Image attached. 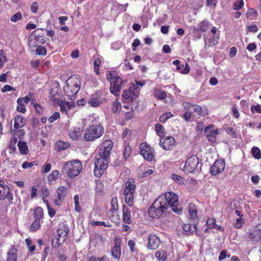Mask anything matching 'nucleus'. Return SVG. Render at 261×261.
Here are the masks:
<instances>
[{
	"instance_id": "1",
	"label": "nucleus",
	"mask_w": 261,
	"mask_h": 261,
	"mask_svg": "<svg viewBox=\"0 0 261 261\" xmlns=\"http://www.w3.org/2000/svg\"><path fill=\"white\" fill-rule=\"evenodd\" d=\"M169 207L175 213H182L181 207H178V197L172 192H168L159 196L150 206L148 215L152 218H159Z\"/></svg>"
},
{
	"instance_id": "2",
	"label": "nucleus",
	"mask_w": 261,
	"mask_h": 261,
	"mask_svg": "<svg viewBox=\"0 0 261 261\" xmlns=\"http://www.w3.org/2000/svg\"><path fill=\"white\" fill-rule=\"evenodd\" d=\"M89 120L91 124L86 128L84 139L86 141H93L103 135L104 128L99 122L98 117L90 116Z\"/></svg>"
},
{
	"instance_id": "3",
	"label": "nucleus",
	"mask_w": 261,
	"mask_h": 261,
	"mask_svg": "<svg viewBox=\"0 0 261 261\" xmlns=\"http://www.w3.org/2000/svg\"><path fill=\"white\" fill-rule=\"evenodd\" d=\"M64 89L67 96L71 100H74L77 93L81 89V81L79 76L72 75L68 78Z\"/></svg>"
},
{
	"instance_id": "4",
	"label": "nucleus",
	"mask_w": 261,
	"mask_h": 261,
	"mask_svg": "<svg viewBox=\"0 0 261 261\" xmlns=\"http://www.w3.org/2000/svg\"><path fill=\"white\" fill-rule=\"evenodd\" d=\"M82 169V165L81 162L79 160H72L63 164L62 172L69 177L74 178L80 174Z\"/></svg>"
},
{
	"instance_id": "5",
	"label": "nucleus",
	"mask_w": 261,
	"mask_h": 261,
	"mask_svg": "<svg viewBox=\"0 0 261 261\" xmlns=\"http://www.w3.org/2000/svg\"><path fill=\"white\" fill-rule=\"evenodd\" d=\"M109 157L100 152L95 156L94 174L96 177H99L103 173L107 168Z\"/></svg>"
},
{
	"instance_id": "6",
	"label": "nucleus",
	"mask_w": 261,
	"mask_h": 261,
	"mask_svg": "<svg viewBox=\"0 0 261 261\" xmlns=\"http://www.w3.org/2000/svg\"><path fill=\"white\" fill-rule=\"evenodd\" d=\"M107 78L110 83L111 92L115 95H118L123 83L121 77L118 76L116 73L111 72L107 75Z\"/></svg>"
},
{
	"instance_id": "7",
	"label": "nucleus",
	"mask_w": 261,
	"mask_h": 261,
	"mask_svg": "<svg viewBox=\"0 0 261 261\" xmlns=\"http://www.w3.org/2000/svg\"><path fill=\"white\" fill-rule=\"evenodd\" d=\"M133 90H124L122 94L124 102H130L136 100L139 96V91L137 89L136 86H133Z\"/></svg>"
},
{
	"instance_id": "8",
	"label": "nucleus",
	"mask_w": 261,
	"mask_h": 261,
	"mask_svg": "<svg viewBox=\"0 0 261 261\" xmlns=\"http://www.w3.org/2000/svg\"><path fill=\"white\" fill-rule=\"evenodd\" d=\"M140 152L141 155L146 160L151 161L154 159L153 149L146 143L141 144Z\"/></svg>"
},
{
	"instance_id": "9",
	"label": "nucleus",
	"mask_w": 261,
	"mask_h": 261,
	"mask_svg": "<svg viewBox=\"0 0 261 261\" xmlns=\"http://www.w3.org/2000/svg\"><path fill=\"white\" fill-rule=\"evenodd\" d=\"M198 164V159L195 155L190 156L187 160L183 170L185 172H192L194 171Z\"/></svg>"
},
{
	"instance_id": "10",
	"label": "nucleus",
	"mask_w": 261,
	"mask_h": 261,
	"mask_svg": "<svg viewBox=\"0 0 261 261\" xmlns=\"http://www.w3.org/2000/svg\"><path fill=\"white\" fill-rule=\"evenodd\" d=\"M204 132L209 141L212 143H215L216 142V136L219 133L218 129L214 128V125L210 124L204 129Z\"/></svg>"
},
{
	"instance_id": "11",
	"label": "nucleus",
	"mask_w": 261,
	"mask_h": 261,
	"mask_svg": "<svg viewBox=\"0 0 261 261\" xmlns=\"http://www.w3.org/2000/svg\"><path fill=\"white\" fill-rule=\"evenodd\" d=\"M68 189L65 186L59 187L57 191V198L54 200V203L56 205L60 206L62 205L63 201L67 194Z\"/></svg>"
},
{
	"instance_id": "12",
	"label": "nucleus",
	"mask_w": 261,
	"mask_h": 261,
	"mask_svg": "<svg viewBox=\"0 0 261 261\" xmlns=\"http://www.w3.org/2000/svg\"><path fill=\"white\" fill-rule=\"evenodd\" d=\"M160 243V239L157 236L154 234H150L148 236L147 246L148 249L155 250L159 247Z\"/></svg>"
},
{
	"instance_id": "13",
	"label": "nucleus",
	"mask_w": 261,
	"mask_h": 261,
	"mask_svg": "<svg viewBox=\"0 0 261 261\" xmlns=\"http://www.w3.org/2000/svg\"><path fill=\"white\" fill-rule=\"evenodd\" d=\"M160 145L165 150H170L175 146V140L172 137H167L165 139H161Z\"/></svg>"
},
{
	"instance_id": "14",
	"label": "nucleus",
	"mask_w": 261,
	"mask_h": 261,
	"mask_svg": "<svg viewBox=\"0 0 261 261\" xmlns=\"http://www.w3.org/2000/svg\"><path fill=\"white\" fill-rule=\"evenodd\" d=\"M31 98L29 96L18 98L17 100V107L16 110L18 112L24 113L26 112L25 105H27Z\"/></svg>"
},
{
	"instance_id": "15",
	"label": "nucleus",
	"mask_w": 261,
	"mask_h": 261,
	"mask_svg": "<svg viewBox=\"0 0 261 261\" xmlns=\"http://www.w3.org/2000/svg\"><path fill=\"white\" fill-rule=\"evenodd\" d=\"M225 168V163L223 161H216L211 168V173L216 175L222 172Z\"/></svg>"
},
{
	"instance_id": "16",
	"label": "nucleus",
	"mask_w": 261,
	"mask_h": 261,
	"mask_svg": "<svg viewBox=\"0 0 261 261\" xmlns=\"http://www.w3.org/2000/svg\"><path fill=\"white\" fill-rule=\"evenodd\" d=\"M59 105L60 106L61 112L65 113L68 116L71 114L70 111L72 110L75 107V104L73 102H67L63 100L60 101Z\"/></svg>"
},
{
	"instance_id": "17",
	"label": "nucleus",
	"mask_w": 261,
	"mask_h": 261,
	"mask_svg": "<svg viewBox=\"0 0 261 261\" xmlns=\"http://www.w3.org/2000/svg\"><path fill=\"white\" fill-rule=\"evenodd\" d=\"M14 128L15 129H19L23 127L27 123L26 118L22 115H17L13 119Z\"/></svg>"
},
{
	"instance_id": "18",
	"label": "nucleus",
	"mask_w": 261,
	"mask_h": 261,
	"mask_svg": "<svg viewBox=\"0 0 261 261\" xmlns=\"http://www.w3.org/2000/svg\"><path fill=\"white\" fill-rule=\"evenodd\" d=\"M183 107L185 110H187L188 111L191 110L192 112L194 111L199 115H202V109L201 107L198 105L191 103L188 102H185L183 103Z\"/></svg>"
},
{
	"instance_id": "19",
	"label": "nucleus",
	"mask_w": 261,
	"mask_h": 261,
	"mask_svg": "<svg viewBox=\"0 0 261 261\" xmlns=\"http://www.w3.org/2000/svg\"><path fill=\"white\" fill-rule=\"evenodd\" d=\"M173 64L176 66V69L182 74H188L190 71V68L187 63L185 65H181L178 60H176L172 62Z\"/></svg>"
},
{
	"instance_id": "20",
	"label": "nucleus",
	"mask_w": 261,
	"mask_h": 261,
	"mask_svg": "<svg viewBox=\"0 0 261 261\" xmlns=\"http://www.w3.org/2000/svg\"><path fill=\"white\" fill-rule=\"evenodd\" d=\"M7 198L9 201L13 200V195L10 193L8 187H4L0 189V200Z\"/></svg>"
},
{
	"instance_id": "21",
	"label": "nucleus",
	"mask_w": 261,
	"mask_h": 261,
	"mask_svg": "<svg viewBox=\"0 0 261 261\" xmlns=\"http://www.w3.org/2000/svg\"><path fill=\"white\" fill-rule=\"evenodd\" d=\"M113 147V142L111 140H106L103 143V148L100 150V152L110 156V152Z\"/></svg>"
},
{
	"instance_id": "22",
	"label": "nucleus",
	"mask_w": 261,
	"mask_h": 261,
	"mask_svg": "<svg viewBox=\"0 0 261 261\" xmlns=\"http://www.w3.org/2000/svg\"><path fill=\"white\" fill-rule=\"evenodd\" d=\"M82 132L80 127H72L68 131V135L71 139L76 140L81 136Z\"/></svg>"
},
{
	"instance_id": "23",
	"label": "nucleus",
	"mask_w": 261,
	"mask_h": 261,
	"mask_svg": "<svg viewBox=\"0 0 261 261\" xmlns=\"http://www.w3.org/2000/svg\"><path fill=\"white\" fill-rule=\"evenodd\" d=\"M106 101V99L103 97H92L88 101V104L93 107H96Z\"/></svg>"
},
{
	"instance_id": "24",
	"label": "nucleus",
	"mask_w": 261,
	"mask_h": 261,
	"mask_svg": "<svg viewBox=\"0 0 261 261\" xmlns=\"http://www.w3.org/2000/svg\"><path fill=\"white\" fill-rule=\"evenodd\" d=\"M136 189V185H135V180L133 179H128L125 184V188L124 193H134Z\"/></svg>"
},
{
	"instance_id": "25",
	"label": "nucleus",
	"mask_w": 261,
	"mask_h": 261,
	"mask_svg": "<svg viewBox=\"0 0 261 261\" xmlns=\"http://www.w3.org/2000/svg\"><path fill=\"white\" fill-rule=\"evenodd\" d=\"M123 220L127 224H130L132 222L130 219V212L129 208L125 205L123 206Z\"/></svg>"
},
{
	"instance_id": "26",
	"label": "nucleus",
	"mask_w": 261,
	"mask_h": 261,
	"mask_svg": "<svg viewBox=\"0 0 261 261\" xmlns=\"http://www.w3.org/2000/svg\"><path fill=\"white\" fill-rule=\"evenodd\" d=\"M188 211L191 219L195 220L197 218V211L196 206L193 203L189 204Z\"/></svg>"
},
{
	"instance_id": "27",
	"label": "nucleus",
	"mask_w": 261,
	"mask_h": 261,
	"mask_svg": "<svg viewBox=\"0 0 261 261\" xmlns=\"http://www.w3.org/2000/svg\"><path fill=\"white\" fill-rule=\"evenodd\" d=\"M257 15V11L253 8H249L245 13L246 17L250 20L256 19Z\"/></svg>"
},
{
	"instance_id": "28",
	"label": "nucleus",
	"mask_w": 261,
	"mask_h": 261,
	"mask_svg": "<svg viewBox=\"0 0 261 261\" xmlns=\"http://www.w3.org/2000/svg\"><path fill=\"white\" fill-rule=\"evenodd\" d=\"M182 228L187 234H189L197 230V226L195 224H185Z\"/></svg>"
},
{
	"instance_id": "29",
	"label": "nucleus",
	"mask_w": 261,
	"mask_h": 261,
	"mask_svg": "<svg viewBox=\"0 0 261 261\" xmlns=\"http://www.w3.org/2000/svg\"><path fill=\"white\" fill-rule=\"evenodd\" d=\"M70 146V144L67 142L59 141L56 143V149L58 151H61L67 149Z\"/></svg>"
},
{
	"instance_id": "30",
	"label": "nucleus",
	"mask_w": 261,
	"mask_h": 261,
	"mask_svg": "<svg viewBox=\"0 0 261 261\" xmlns=\"http://www.w3.org/2000/svg\"><path fill=\"white\" fill-rule=\"evenodd\" d=\"M20 153L22 154H27L29 152V149L25 142L19 141L17 144Z\"/></svg>"
},
{
	"instance_id": "31",
	"label": "nucleus",
	"mask_w": 261,
	"mask_h": 261,
	"mask_svg": "<svg viewBox=\"0 0 261 261\" xmlns=\"http://www.w3.org/2000/svg\"><path fill=\"white\" fill-rule=\"evenodd\" d=\"M250 239L252 242L256 243L259 241L261 237V233L259 231L254 230L250 234Z\"/></svg>"
},
{
	"instance_id": "32",
	"label": "nucleus",
	"mask_w": 261,
	"mask_h": 261,
	"mask_svg": "<svg viewBox=\"0 0 261 261\" xmlns=\"http://www.w3.org/2000/svg\"><path fill=\"white\" fill-rule=\"evenodd\" d=\"M171 179L179 185H185L186 184V180L182 176L172 174L171 176Z\"/></svg>"
},
{
	"instance_id": "33",
	"label": "nucleus",
	"mask_w": 261,
	"mask_h": 261,
	"mask_svg": "<svg viewBox=\"0 0 261 261\" xmlns=\"http://www.w3.org/2000/svg\"><path fill=\"white\" fill-rule=\"evenodd\" d=\"M211 26V23L207 20L202 21L198 26V29L202 32H206Z\"/></svg>"
},
{
	"instance_id": "34",
	"label": "nucleus",
	"mask_w": 261,
	"mask_h": 261,
	"mask_svg": "<svg viewBox=\"0 0 261 261\" xmlns=\"http://www.w3.org/2000/svg\"><path fill=\"white\" fill-rule=\"evenodd\" d=\"M155 255L159 261H165L167 259V253L164 250H160L156 252Z\"/></svg>"
},
{
	"instance_id": "35",
	"label": "nucleus",
	"mask_w": 261,
	"mask_h": 261,
	"mask_svg": "<svg viewBox=\"0 0 261 261\" xmlns=\"http://www.w3.org/2000/svg\"><path fill=\"white\" fill-rule=\"evenodd\" d=\"M43 209L40 207H37L35 208L34 212V217L35 219L40 220L43 217Z\"/></svg>"
},
{
	"instance_id": "36",
	"label": "nucleus",
	"mask_w": 261,
	"mask_h": 261,
	"mask_svg": "<svg viewBox=\"0 0 261 261\" xmlns=\"http://www.w3.org/2000/svg\"><path fill=\"white\" fill-rule=\"evenodd\" d=\"M59 171L57 170H54L48 175L47 180L49 183H51L53 181H56L59 176Z\"/></svg>"
},
{
	"instance_id": "37",
	"label": "nucleus",
	"mask_w": 261,
	"mask_h": 261,
	"mask_svg": "<svg viewBox=\"0 0 261 261\" xmlns=\"http://www.w3.org/2000/svg\"><path fill=\"white\" fill-rule=\"evenodd\" d=\"M112 256L117 260H118L121 257V249L117 247H114L111 251Z\"/></svg>"
},
{
	"instance_id": "38",
	"label": "nucleus",
	"mask_w": 261,
	"mask_h": 261,
	"mask_svg": "<svg viewBox=\"0 0 261 261\" xmlns=\"http://www.w3.org/2000/svg\"><path fill=\"white\" fill-rule=\"evenodd\" d=\"M155 97L158 99L162 100L166 97V93L162 90H155L154 93Z\"/></svg>"
},
{
	"instance_id": "39",
	"label": "nucleus",
	"mask_w": 261,
	"mask_h": 261,
	"mask_svg": "<svg viewBox=\"0 0 261 261\" xmlns=\"http://www.w3.org/2000/svg\"><path fill=\"white\" fill-rule=\"evenodd\" d=\"M121 109V105L120 102L118 101L117 99H115L113 102V105L112 107V111L114 113H117L120 111Z\"/></svg>"
},
{
	"instance_id": "40",
	"label": "nucleus",
	"mask_w": 261,
	"mask_h": 261,
	"mask_svg": "<svg viewBox=\"0 0 261 261\" xmlns=\"http://www.w3.org/2000/svg\"><path fill=\"white\" fill-rule=\"evenodd\" d=\"M68 233V228L65 227L64 228H60L57 230V234L59 238H62L63 239H65Z\"/></svg>"
},
{
	"instance_id": "41",
	"label": "nucleus",
	"mask_w": 261,
	"mask_h": 261,
	"mask_svg": "<svg viewBox=\"0 0 261 261\" xmlns=\"http://www.w3.org/2000/svg\"><path fill=\"white\" fill-rule=\"evenodd\" d=\"M125 195V200L126 203L129 206L133 205V200L134 198V193H124Z\"/></svg>"
},
{
	"instance_id": "42",
	"label": "nucleus",
	"mask_w": 261,
	"mask_h": 261,
	"mask_svg": "<svg viewBox=\"0 0 261 261\" xmlns=\"http://www.w3.org/2000/svg\"><path fill=\"white\" fill-rule=\"evenodd\" d=\"M11 135L13 136H15L16 138H20L23 136L24 134V131L21 129L11 130Z\"/></svg>"
},
{
	"instance_id": "43",
	"label": "nucleus",
	"mask_w": 261,
	"mask_h": 261,
	"mask_svg": "<svg viewBox=\"0 0 261 261\" xmlns=\"http://www.w3.org/2000/svg\"><path fill=\"white\" fill-rule=\"evenodd\" d=\"M40 227V220H36L34 221L33 223L32 224L30 230L31 231H36L38 230Z\"/></svg>"
},
{
	"instance_id": "44",
	"label": "nucleus",
	"mask_w": 261,
	"mask_h": 261,
	"mask_svg": "<svg viewBox=\"0 0 261 261\" xmlns=\"http://www.w3.org/2000/svg\"><path fill=\"white\" fill-rule=\"evenodd\" d=\"M155 128L156 133L159 136L162 137L164 135V128L163 125L160 124H156Z\"/></svg>"
},
{
	"instance_id": "45",
	"label": "nucleus",
	"mask_w": 261,
	"mask_h": 261,
	"mask_svg": "<svg viewBox=\"0 0 261 261\" xmlns=\"http://www.w3.org/2000/svg\"><path fill=\"white\" fill-rule=\"evenodd\" d=\"M219 35H213L209 39V46H212L216 45L218 42Z\"/></svg>"
},
{
	"instance_id": "46",
	"label": "nucleus",
	"mask_w": 261,
	"mask_h": 261,
	"mask_svg": "<svg viewBox=\"0 0 261 261\" xmlns=\"http://www.w3.org/2000/svg\"><path fill=\"white\" fill-rule=\"evenodd\" d=\"M38 165V162L37 161H34L32 162H24L22 164V168L23 169H26L28 168H31L34 166H37Z\"/></svg>"
},
{
	"instance_id": "47",
	"label": "nucleus",
	"mask_w": 261,
	"mask_h": 261,
	"mask_svg": "<svg viewBox=\"0 0 261 261\" xmlns=\"http://www.w3.org/2000/svg\"><path fill=\"white\" fill-rule=\"evenodd\" d=\"M251 152H252V155L256 159H260L261 158L260 150L258 147H253L252 148Z\"/></svg>"
},
{
	"instance_id": "48",
	"label": "nucleus",
	"mask_w": 261,
	"mask_h": 261,
	"mask_svg": "<svg viewBox=\"0 0 261 261\" xmlns=\"http://www.w3.org/2000/svg\"><path fill=\"white\" fill-rule=\"evenodd\" d=\"M17 138L15 137V136H12L9 145V147L11 150H12V151L16 150V143H17Z\"/></svg>"
},
{
	"instance_id": "49",
	"label": "nucleus",
	"mask_w": 261,
	"mask_h": 261,
	"mask_svg": "<svg viewBox=\"0 0 261 261\" xmlns=\"http://www.w3.org/2000/svg\"><path fill=\"white\" fill-rule=\"evenodd\" d=\"M173 117V115L170 112H167L161 115L159 120L161 122H165L169 118Z\"/></svg>"
},
{
	"instance_id": "50",
	"label": "nucleus",
	"mask_w": 261,
	"mask_h": 261,
	"mask_svg": "<svg viewBox=\"0 0 261 261\" xmlns=\"http://www.w3.org/2000/svg\"><path fill=\"white\" fill-rule=\"evenodd\" d=\"M118 209L117 199L116 197H113L111 200V210L113 212L117 211Z\"/></svg>"
},
{
	"instance_id": "51",
	"label": "nucleus",
	"mask_w": 261,
	"mask_h": 261,
	"mask_svg": "<svg viewBox=\"0 0 261 261\" xmlns=\"http://www.w3.org/2000/svg\"><path fill=\"white\" fill-rule=\"evenodd\" d=\"M244 5V2L243 0H238L233 4V10H239L243 7Z\"/></svg>"
},
{
	"instance_id": "52",
	"label": "nucleus",
	"mask_w": 261,
	"mask_h": 261,
	"mask_svg": "<svg viewBox=\"0 0 261 261\" xmlns=\"http://www.w3.org/2000/svg\"><path fill=\"white\" fill-rule=\"evenodd\" d=\"M132 152V148L130 146L126 145L124 149L123 156L125 160L127 159Z\"/></svg>"
},
{
	"instance_id": "53",
	"label": "nucleus",
	"mask_w": 261,
	"mask_h": 261,
	"mask_svg": "<svg viewBox=\"0 0 261 261\" xmlns=\"http://www.w3.org/2000/svg\"><path fill=\"white\" fill-rule=\"evenodd\" d=\"M74 203L75 205V211L77 212H80L81 208L79 203V196L78 195H75L74 196Z\"/></svg>"
},
{
	"instance_id": "54",
	"label": "nucleus",
	"mask_w": 261,
	"mask_h": 261,
	"mask_svg": "<svg viewBox=\"0 0 261 261\" xmlns=\"http://www.w3.org/2000/svg\"><path fill=\"white\" fill-rule=\"evenodd\" d=\"M36 51V54L38 55L45 56L46 54L47 51L44 47L39 45L37 47Z\"/></svg>"
},
{
	"instance_id": "55",
	"label": "nucleus",
	"mask_w": 261,
	"mask_h": 261,
	"mask_svg": "<svg viewBox=\"0 0 261 261\" xmlns=\"http://www.w3.org/2000/svg\"><path fill=\"white\" fill-rule=\"evenodd\" d=\"M22 18V14L20 12H18L13 14L11 17V21L15 22Z\"/></svg>"
},
{
	"instance_id": "56",
	"label": "nucleus",
	"mask_w": 261,
	"mask_h": 261,
	"mask_svg": "<svg viewBox=\"0 0 261 261\" xmlns=\"http://www.w3.org/2000/svg\"><path fill=\"white\" fill-rule=\"evenodd\" d=\"M17 255L14 252H9L8 253V258L7 261H17Z\"/></svg>"
},
{
	"instance_id": "57",
	"label": "nucleus",
	"mask_w": 261,
	"mask_h": 261,
	"mask_svg": "<svg viewBox=\"0 0 261 261\" xmlns=\"http://www.w3.org/2000/svg\"><path fill=\"white\" fill-rule=\"evenodd\" d=\"M216 220L214 218H209L207 220L206 225L209 228H213L216 226Z\"/></svg>"
},
{
	"instance_id": "58",
	"label": "nucleus",
	"mask_w": 261,
	"mask_h": 261,
	"mask_svg": "<svg viewBox=\"0 0 261 261\" xmlns=\"http://www.w3.org/2000/svg\"><path fill=\"white\" fill-rule=\"evenodd\" d=\"M100 64H101V60L99 58H98L95 60L94 62V69L95 73L97 74H99V66H100Z\"/></svg>"
},
{
	"instance_id": "59",
	"label": "nucleus",
	"mask_w": 261,
	"mask_h": 261,
	"mask_svg": "<svg viewBox=\"0 0 261 261\" xmlns=\"http://www.w3.org/2000/svg\"><path fill=\"white\" fill-rule=\"evenodd\" d=\"M60 117V114L59 112H55L50 117H49L48 120L49 123H53L56 120L59 119Z\"/></svg>"
},
{
	"instance_id": "60",
	"label": "nucleus",
	"mask_w": 261,
	"mask_h": 261,
	"mask_svg": "<svg viewBox=\"0 0 261 261\" xmlns=\"http://www.w3.org/2000/svg\"><path fill=\"white\" fill-rule=\"evenodd\" d=\"M90 261H109V258L106 255H103L101 257H97L92 256L90 257Z\"/></svg>"
},
{
	"instance_id": "61",
	"label": "nucleus",
	"mask_w": 261,
	"mask_h": 261,
	"mask_svg": "<svg viewBox=\"0 0 261 261\" xmlns=\"http://www.w3.org/2000/svg\"><path fill=\"white\" fill-rule=\"evenodd\" d=\"M6 61L5 53L2 50H0V67H3Z\"/></svg>"
},
{
	"instance_id": "62",
	"label": "nucleus",
	"mask_w": 261,
	"mask_h": 261,
	"mask_svg": "<svg viewBox=\"0 0 261 261\" xmlns=\"http://www.w3.org/2000/svg\"><path fill=\"white\" fill-rule=\"evenodd\" d=\"M32 105L33 107L35 109V111L38 114H41L43 112V108L38 103H35L33 101H32Z\"/></svg>"
},
{
	"instance_id": "63",
	"label": "nucleus",
	"mask_w": 261,
	"mask_h": 261,
	"mask_svg": "<svg viewBox=\"0 0 261 261\" xmlns=\"http://www.w3.org/2000/svg\"><path fill=\"white\" fill-rule=\"evenodd\" d=\"M51 165L50 164L45 163L42 168L41 172L42 173H46L48 172L51 169Z\"/></svg>"
},
{
	"instance_id": "64",
	"label": "nucleus",
	"mask_w": 261,
	"mask_h": 261,
	"mask_svg": "<svg viewBox=\"0 0 261 261\" xmlns=\"http://www.w3.org/2000/svg\"><path fill=\"white\" fill-rule=\"evenodd\" d=\"M250 110L252 114H254L255 112L261 114V107L259 105L251 106Z\"/></svg>"
}]
</instances>
